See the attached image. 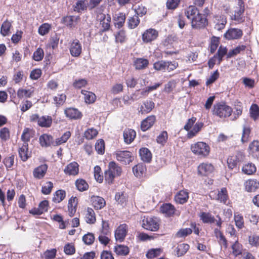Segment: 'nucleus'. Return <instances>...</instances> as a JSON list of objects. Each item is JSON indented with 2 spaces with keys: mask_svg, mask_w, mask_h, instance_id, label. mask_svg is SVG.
Listing matches in <instances>:
<instances>
[{
  "mask_svg": "<svg viewBox=\"0 0 259 259\" xmlns=\"http://www.w3.org/2000/svg\"><path fill=\"white\" fill-rule=\"evenodd\" d=\"M115 199L118 203L123 205L126 201V195L123 192L116 193Z\"/></svg>",
  "mask_w": 259,
  "mask_h": 259,
  "instance_id": "nucleus-59",
  "label": "nucleus"
},
{
  "mask_svg": "<svg viewBox=\"0 0 259 259\" xmlns=\"http://www.w3.org/2000/svg\"><path fill=\"white\" fill-rule=\"evenodd\" d=\"M243 35L242 30L238 28H230L224 35L225 38L228 40L238 39Z\"/></svg>",
  "mask_w": 259,
  "mask_h": 259,
  "instance_id": "nucleus-8",
  "label": "nucleus"
},
{
  "mask_svg": "<svg viewBox=\"0 0 259 259\" xmlns=\"http://www.w3.org/2000/svg\"><path fill=\"white\" fill-rule=\"evenodd\" d=\"M160 211L167 216H171L175 211V208L170 203H165L160 207Z\"/></svg>",
  "mask_w": 259,
  "mask_h": 259,
  "instance_id": "nucleus-24",
  "label": "nucleus"
},
{
  "mask_svg": "<svg viewBox=\"0 0 259 259\" xmlns=\"http://www.w3.org/2000/svg\"><path fill=\"white\" fill-rule=\"evenodd\" d=\"M226 23V18L224 16H220V19H218V22L215 25V28L218 30H221L225 27Z\"/></svg>",
  "mask_w": 259,
  "mask_h": 259,
  "instance_id": "nucleus-63",
  "label": "nucleus"
},
{
  "mask_svg": "<svg viewBox=\"0 0 259 259\" xmlns=\"http://www.w3.org/2000/svg\"><path fill=\"white\" fill-rule=\"evenodd\" d=\"M250 117L254 120L259 116V107L256 104H252L250 108Z\"/></svg>",
  "mask_w": 259,
  "mask_h": 259,
  "instance_id": "nucleus-49",
  "label": "nucleus"
},
{
  "mask_svg": "<svg viewBox=\"0 0 259 259\" xmlns=\"http://www.w3.org/2000/svg\"><path fill=\"white\" fill-rule=\"evenodd\" d=\"M200 220L204 223L212 224L215 221V219L212 214L209 212H202L199 215Z\"/></svg>",
  "mask_w": 259,
  "mask_h": 259,
  "instance_id": "nucleus-26",
  "label": "nucleus"
},
{
  "mask_svg": "<svg viewBox=\"0 0 259 259\" xmlns=\"http://www.w3.org/2000/svg\"><path fill=\"white\" fill-rule=\"evenodd\" d=\"M245 189L248 192H254L259 187V183L255 180H249L245 184Z\"/></svg>",
  "mask_w": 259,
  "mask_h": 259,
  "instance_id": "nucleus-27",
  "label": "nucleus"
},
{
  "mask_svg": "<svg viewBox=\"0 0 259 259\" xmlns=\"http://www.w3.org/2000/svg\"><path fill=\"white\" fill-rule=\"evenodd\" d=\"M79 165L76 162H72L68 164L64 168V172L69 176L77 175L79 171Z\"/></svg>",
  "mask_w": 259,
  "mask_h": 259,
  "instance_id": "nucleus-11",
  "label": "nucleus"
},
{
  "mask_svg": "<svg viewBox=\"0 0 259 259\" xmlns=\"http://www.w3.org/2000/svg\"><path fill=\"white\" fill-rule=\"evenodd\" d=\"M140 23V19L137 15L130 17L127 20L128 27L130 29H134L138 26Z\"/></svg>",
  "mask_w": 259,
  "mask_h": 259,
  "instance_id": "nucleus-41",
  "label": "nucleus"
},
{
  "mask_svg": "<svg viewBox=\"0 0 259 259\" xmlns=\"http://www.w3.org/2000/svg\"><path fill=\"white\" fill-rule=\"evenodd\" d=\"M48 169L47 164H42L34 169L33 176L38 179L42 178L46 173Z\"/></svg>",
  "mask_w": 259,
  "mask_h": 259,
  "instance_id": "nucleus-17",
  "label": "nucleus"
},
{
  "mask_svg": "<svg viewBox=\"0 0 259 259\" xmlns=\"http://www.w3.org/2000/svg\"><path fill=\"white\" fill-rule=\"evenodd\" d=\"M78 17L73 16L64 17L63 18V22L67 26L72 28L76 26Z\"/></svg>",
  "mask_w": 259,
  "mask_h": 259,
  "instance_id": "nucleus-28",
  "label": "nucleus"
},
{
  "mask_svg": "<svg viewBox=\"0 0 259 259\" xmlns=\"http://www.w3.org/2000/svg\"><path fill=\"white\" fill-rule=\"evenodd\" d=\"M139 155L141 159L146 162H149L152 158L150 151L147 148H142L139 150Z\"/></svg>",
  "mask_w": 259,
  "mask_h": 259,
  "instance_id": "nucleus-22",
  "label": "nucleus"
},
{
  "mask_svg": "<svg viewBox=\"0 0 259 259\" xmlns=\"http://www.w3.org/2000/svg\"><path fill=\"white\" fill-rule=\"evenodd\" d=\"M75 185L78 190L82 192L88 190L89 185L84 180L78 179L75 182Z\"/></svg>",
  "mask_w": 259,
  "mask_h": 259,
  "instance_id": "nucleus-44",
  "label": "nucleus"
},
{
  "mask_svg": "<svg viewBox=\"0 0 259 259\" xmlns=\"http://www.w3.org/2000/svg\"><path fill=\"white\" fill-rule=\"evenodd\" d=\"M232 249L233 250V254L236 256L242 253V246L238 241H236L232 245Z\"/></svg>",
  "mask_w": 259,
  "mask_h": 259,
  "instance_id": "nucleus-51",
  "label": "nucleus"
},
{
  "mask_svg": "<svg viewBox=\"0 0 259 259\" xmlns=\"http://www.w3.org/2000/svg\"><path fill=\"white\" fill-rule=\"evenodd\" d=\"M95 149L99 154H103L105 151V143L103 140H98L95 144Z\"/></svg>",
  "mask_w": 259,
  "mask_h": 259,
  "instance_id": "nucleus-50",
  "label": "nucleus"
},
{
  "mask_svg": "<svg viewBox=\"0 0 259 259\" xmlns=\"http://www.w3.org/2000/svg\"><path fill=\"white\" fill-rule=\"evenodd\" d=\"M11 26V23L7 20L3 22L1 29V33L3 36H6L9 35Z\"/></svg>",
  "mask_w": 259,
  "mask_h": 259,
  "instance_id": "nucleus-40",
  "label": "nucleus"
},
{
  "mask_svg": "<svg viewBox=\"0 0 259 259\" xmlns=\"http://www.w3.org/2000/svg\"><path fill=\"white\" fill-rule=\"evenodd\" d=\"M192 230L190 228H184L180 229L177 233L178 237L183 238L191 234Z\"/></svg>",
  "mask_w": 259,
  "mask_h": 259,
  "instance_id": "nucleus-62",
  "label": "nucleus"
},
{
  "mask_svg": "<svg viewBox=\"0 0 259 259\" xmlns=\"http://www.w3.org/2000/svg\"><path fill=\"white\" fill-rule=\"evenodd\" d=\"M87 8V4L83 1H77L74 6V10L75 11L77 12H81L85 10Z\"/></svg>",
  "mask_w": 259,
  "mask_h": 259,
  "instance_id": "nucleus-60",
  "label": "nucleus"
},
{
  "mask_svg": "<svg viewBox=\"0 0 259 259\" xmlns=\"http://www.w3.org/2000/svg\"><path fill=\"white\" fill-rule=\"evenodd\" d=\"M52 119L49 116H42L40 117L38 125L41 127H49L51 126Z\"/></svg>",
  "mask_w": 259,
  "mask_h": 259,
  "instance_id": "nucleus-32",
  "label": "nucleus"
},
{
  "mask_svg": "<svg viewBox=\"0 0 259 259\" xmlns=\"http://www.w3.org/2000/svg\"><path fill=\"white\" fill-rule=\"evenodd\" d=\"M213 170V166L212 164L207 163H203L198 167V173L202 176H208Z\"/></svg>",
  "mask_w": 259,
  "mask_h": 259,
  "instance_id": "nucleus-13",
  "label": "nucleus"
},
{
  "mask_svg": "<svg viewBox=\"0 0 259 259\" xmlns=\"http://www.w3.org/2000/svg\"><path fill=\"white\" fill-rule=\"evenodd\" d=\"M134 175L137 178H141L146 171V167L144 164L139 163L133 168Z\"/></svg>",
  "mask_w": 259,
  "mask_h": 259,
  "instance_id": "nucleus-19",
  "label": "nucleus"
},
{
  "mask_svg": "<svg viewBox=\"0 0 259 259\" xmlns=\"http://www.w3.org/2000/svg\"><path fill=\"white\" fill-rule=\"evenodd\" d=\"M57 250L56 249L47 250L43 255L44 259H54L56 255Z\"/></svg>",
  "mask_w": 259,
  "mask_h": 259,
  "instance_id": "nucleus-61",
  "label": "nucleus"
},
{
  "mask_svg": "<svg viewBox=\"0 0 259 259\" xmlns=\"http://www.w3.org/2000/svg\"><path fill=\"white\" fill-rule=\"evenodd\" d=\"M98 134V131L94 128L88 129L84 133V137L88 140H91L96 137Z\"/></svg>",
  "mask_w": 259,
  "mask_h": 259,
  "instance_id": "nucleus-47",
  "label": "nucleus"
},
{
  "mask_svg": "<svg viewBox=\"0 0 259 259\" xmlns=\"http://www.w3.org/2000/svg\"><path fill=\"white\" fill-rule=\"evenodd\" d=\"M126 19L125 14L123 13H119L115 17V26L118 28H120L123 25Z\"/></svg>",
  "mask_w": 259,
  "mask_h": 259,
  "instance_id": "nucleus-33",
  "label": "nucleus"
},
{
  "mask_svg": "<svg viewBox=\"0 0 259 259\" xmlns=\"http://www.w3.org/2000/svg\"><path fill=\"white\" fill-rule=\"evenodd\" d=\"M39 143L42 147H49L53 144L52 136L47 134H44L39 137Z\"/></svg>",
  "mask_w": 259,
  "mask_h": 259,
  "instance_id": "nucleus-21",
  "label": "nucleus"
},
{
  "mask_svg": "<svg viewBox=\"0 0 259 259\" xmlns=\"http://www.w3.org/2000/svg\"><path fill=\"white\" fill-rule=\"evenodd\" d=\"M227 49L226 47H224L223 46H220L217 54L215 56H217L218 58V64H220L223 60V57L227 55Z\"/></svg>",
  "mask_w": 259,
  "mask_h": 259,
  "instance_id": "nucleus-53",
  "label": "nucleus"
},
{
  "mask_svg": "<svg viewBox=\"0 0 259 259\" xmlns=\"http://www.w3.org/2000/svg\"><path fill=\"white\" fill-rule=\"evenodd\" d=\"M209 196L212 199L226 203L228 199L227 189L225 188H222L221 191H211L209 194Z\"/></svg>",
  "mask_w": 259,
  "mask_h": 259,
  "instance_id": "nucleus-7",
  "label": "nucleus"
},
{
  "mask_svg": "<svg viewBox=\"0 0 259 259\" xmlns=\"http://www.w3.org/2000/svg\"><path fill=\"white\" fill-rule=\"evenodd\" d=\"M66 192L64 190H59L57 191L53 198V201L55 203H59L65 197Z\"/></svg>",
  "mask_w": 259,
  "mask_h": 259,
  "instance_id": "nucleus-43",
  "label": "nucleus"
},
{
  "mask_svg": "<svg viewBox=\"0 0 259 259\" xmlns=\"http://www.w3.org/2000/svg\"><path fill=\"white\" fill-rule=\"evenodd\" d=\"M81 93L84 95V99L85 103L91 104L95 101L96 96L93 93L85 90H82Z\"/></svg>",
  "mask_w": 259,
  "mask_h": 259,
  "instance_id": "nucleus-34",
  "label": "nucleus"
},
{
  "mask_svg": "<svg viewBox=\"0 0 259 259\" xmlns=\"http://www.w3.org/2000/svg\"><path fill=\"white\" fill-rule=\"evenodd\" d=\"M95 240V237L93 234L88 233L82 237V241L87 245H91Z\"/></svg>",
  "mask_w": 259,
  "mask_h": 259,
  "instance_id": "nucleus-56",
  "label": "nucleus"
},
{
  "mask_svg": "<svg viewBox=\"0 0 259 259\" xmlns=\"http://www.w3.org/2000/svg\"><path fill=\"white\" fill-rule=\"evenodd\" d=\"M71 136V133L69 131H67L64 133V134L60 138H58L56 140V145H61L63 143H64L67 142L68 139Z\"/></svg>",
  "mask_w": 259,
  "mask_h": 259,
  "instance_id": "nucleus-54",
  "label": "nucleus"
},
{
  "mask_svg": "<svg viewBox=\"0 0 259 259\" xmlns=\"http://www.w3.org/2000/svg\"><path fill=\"white\" fill-rule=\"evenodd\" d=\"M91 202L94 207L97 210L103 208L106 204L104 199L98 196H92L91 198Z\"/></svg>",
  "mask_w": 259,
  "mask_h": 259,
  "instance_id": "nucleus-15",
  "label": "nucleus"
},
{
  "mask_svg": "<svg viewBox=\"0 0 259 259\" xmlns=\"http://www.w3.org/2000/svg\"><path fill=\"white\" fill-rule=\"evenodd\" d=\"M156 121V117L154 115L148 116L143 120L141 124V129L142 131L145 132L150 128L154 124Z\"/></svg>",
  "mask_w": 259,
  "mask_h": 259,
  "instance_id": "nucleus-12",
  "label": "nucleus"
},
{
  "mask_svg": "<svg viewBox=\"0 0 259 259\" xmlns=\"http://www.w3.org/2000/svg\"><path fill=\"white\" fill-rule=\"evenodd\" d=\"M122 172V169L118 164L114 161H111L108 164V170L105 171V180L106 182L111 184L113 183L116 177L119 176Z\"/></svg>",
  "mask_w": 259,
  "mask_h": 259,
  "instance_id": "nucleus-2",
  "label": "nucleus"
},
{
  "mask_svg": "<svg viewBox=\"0 0 259 259\" xmlns=\"http://www.w3.org/2000/svg\"><path fill=\"white\" fill-rule=\"evenodd\" d=\"M136 136V133L134 130H125L123 132L124 141L126 144H130L133 141Z\"/></svg>",
  "mask_w": 259,
  "mask_h": 259,
  "instance_id": "nucleus-20",
  "label": "nucleus"
},
{
  "mask_svg": "<svg viewBox=\"0 0 259 259\" xmlns=\"http://www.w3.org/2000/svg\"><path fill=\"white\" fill-rule=\"evenodd\" d=\"M203 126L202 122H197L194 126L193 129L189 131L187 134V137L189 139L192 138L200 131Z\"/></svg>",
  "mask_w": 259,
  "mask_h": 259,
  "instance_id": "nucleus-39",
  "label": "nucleus"
},
{
  "mask_svg": "<svg viewBox=\"0 0 259 259\" xmlns=\"http://www.w3.org/2000/svg\"><path fill=\"white\" fill-rule=\"evenodd\" d=\"M189 249V245L187 244H180L176 248V255L179 257L184 255Z\"/></svg>",
  "mask_w": 259,
  "mask_h": 259,
  "instance_id": "nucleus-36",
  "label": "nucleus"
},
{
  "mask_svg": "<svg viewBox=\"0 0 259 259\" xmlns=\"http://www.w3.org/2000/svg\"><path fill=\"white\" fill-rule=\"evenodd\" d=\"M69 51L72 57H77L79 56L81 53L82 47L78 40L75 39L72 41L69 48Z\"/></svg>",
  "mask_w": 259,
  "mask_h": 259,
  "instance_id": "nucleus-9",
  "label": "nucleus"
},
{
  "mask_svg": "<svg viewBox=\"0 0 259 259\" xmlns=\"http://www.w3.org/2000/svg\"><path fill=\"white\" fill-rule=\"evenodd\" d=\"M142 226L147 230L156 231L159 228V220L156 217L144 216L142 221Z\"/></svg>",
  "mask_w": 259,
  "mask_h": 259,
  "instance_id": "nucleus-5",
  "label": "nucleus"
},
{
  "mask_svg": "<svg viewBox=\"0 0 259 259\" xmlns=\"http://www.w3.org/2000/svg\"><path fill=\"white\" fill-rule=\"evenodd\" d=\"M53 187V184L51 182H46L41 188V192L45 195L50 194Z\"/></svg>",
  "mask_w": 259,
  "mask_h": 259,
  "instance_id": "nucleus-55",
  "label": "nucleus"
},
{
  "mask_svg": "<svg viewBox=\"0 0 259 259\" xmlns=\"http://www.w3.org/2000/svg\"><path fill=\"white\" fill-rule=\"evenodd\" d=\"M149 64V61L144 58H137L134 61V66L137 70L145 68Z\"/></svg>",
  "mask_w": 259,
  "mask_h": 259,
  "instance_id": "nucleus-31",
  "label": "nucleus"
},
{
  "mask_svg": "<svg viewBox=\"0 0 259 259\" xmlns=\"http://www.w3.org/2000/svg\"><path fill=\"white\" fill-rule=\"evenodd\" d=\"M168 138L167 133L166 131H163L159 136H157L156 141L158 143L164 144Z\"/></svg>",
  "mask_w": 259,
  "mask_h": 259,
  "instance_id": "nucleus-64",
  "label": "nucleus"
},
{
  "mask_svg": "<svg viewBox=\"0 0 259 259\" xmlns=\"http://www.w3.org/2000/svg\"><path fill=\"white\" fill-rule=\"evenodd\" d=\"M115 155L116 159L125 165L129 164L134 158L132 153L128 151H117Z\"/></svg>",
  "mask_w": 259,
  "mask_h": 259,
  "instance_id": "nucleus-6",
  "label": "nucleus"
},
{
  "mask_svg": "<svg viewBox=\"0 0 259 259\" xmlns=\"http://www.w3.org/2000/svg\"><path fill=\"white\" fill-rule=\"evenodd\" d=\"M188 198V192L186 190H181L176 194L175 200L177 203L183 204L187 202Z\"/></svg>",
  "mask_w": 259,
  "mask_h": 259,
  "instance_id": "nucleus-16",
  "label": "nucleus"
},
{
  "mask_svg": "<svg viewBox=\"0 0 259 259\" xmlns=\"http://www.w3.org/2000/svg\"><path fill=\"white\" fill-rule=\"evenodd\" d=\"M135 11L136 12L135 15L142 17L146 14L147 8L141 4L136 7Z\"/></svg>",
  "mask_w": 259,
  "mask_h": 259,
  "instance_id": "nucleus-57",
  "label": "nucleus"
},
{
  "mask_svg": "<svg viewBox=\"0 0 259 259\" xmlns=\"http://www.w3.org/2000/svg\"><path fill=\"white\" fill-rule=\"evenodd\" d=\"M234 221L235 225L238 229H242L244 227V220L241 215L235 213L234 214Z\"/></svg>",
  "mask_w": 259,
  "mask_h": 259,
  "instance_id": "nucleus-52",
  "label": "nucleus"
},
{
  "mask_svg": "<svg viewBox=\"0 0 259 259\" xmlns=\"http://www.w3.org/2000/svg\"><path fill=\"white\" fill-rule=\"evenodd\" d=\"M234 111L233 113V118L232 120L237 119L242 113V105L240 101L236 100L234 103Z\"/></svg>",
  "mask_w": 259,
  "mask_h": 259,
  "instance_id": "nucleus-25",
  "label": "nucleus"
},
{
  "mask_svg": "<svg viewBox=\"0 0 259 259\" xmlns=\"http://www.w3.org/2000/svg\"><path fill=\"white\" fill-rule=\"evenodd\" d=\"M85 221L89 224H94L96 221L94 211L93 209L88 208L85 214Z\"/></svg>",
  "mask_w": 259,
  "mask_h": 259,
  "instance_id": "nucleus-45",
  "label": "nucleus"
},
{
  "mask_svg": "<svg viewBox=\"0 0 259 259\" xmlns=\"http://www.w3.org/2000/svg\"><path fill=\"white\" fill-rule=\"evenodd\" d=\"M51 29V25L48 23H44L38 28V33L41 35L47 34Z\"/></svg>",
  "mask_w": 259,
  "mask_h": 259,
  "instance_id": "nucleus-58",
  "label": "nucleus"
},
{
  "mask_svg": "<svg viewBox=\"0 0 259 259\" xmlns=\"http://www.w3.org/2000/svg\"><path fill=\"white\" fill-rule=\"evenodd\" d=\"M76 197H71L68 201V208L69 214L70 217L74 215L76 212V206L77 205Z\"/></svg>",
  "mask_w": 259,
  "mask_h": 259,
  "instance_id": "nucleus-30",
  "label": "nucleus"
},
{
  "mask_svg": "<svg viewBox=\"0 0 259 259\" xmlns=\"http://www.w3.org/2000/svg\"><path fill=\"white\" fill-rule=\"evenodd\" d=\"M244 7H236L234 10V14L232 17V19L235 21L239 22H242L243 20V14L244 12Z\"/></svg>",
  "mask_w": 259,
  "mask_h": 259,
  "instance_id": "nucleus-23",
  "label": "nucleus"
},
{
  "mask_svg": "<svg viewBox=\"0 0 259 259\" xmlns=\"http://www.w3.org/2000/svg\"><path fill=\"white\" fill-rule=\"evenodd\" d=\"M187 18L191 21L193 28L200 29L207 24V18L200 13L197 8L193 6H189L185 11Z\"/></svg>",
  "mask_w": 259,
  "mask_h": 259,
  "instance_id": "nucleus-1",
  "label": "nucleus"
},
{
  "mask_svg": "<svg viewBox=\"0 0 259 259\" xmlns=\"http://www.w3.org/2000/svg\"><path fill=\"white\" fill-rule=\"evenodd\" d=\"M33 91L20 89L17 92V96L19 98L23 97L30 98L33 94Z\"/></svg>",
  "mask_w": 259,
  "mask_h": 259,
  "instance_id": "nucleus-46",
  "label": "nucleus"
},
{
  "mask_svg": "<svg viewBox=\"0 0 259 259\" xmlns=\"http://www.w3.org/2000/svg\"><path fill=\"white\" fill-rule=\"evenodd\" d=\"M114 251L118 255H126L128 254L130 250L127 246L123 245H118L114 247Z\"/></svg>",
  "mask_w": 259,
  "mask_h": 259,
  "instance_id": "nucleus-38",
  "label": "nucleus"
},
{
  "mask_svg": "<svg viewBox=\"0 0 259 259\" xmlns=\"http://www.w3.org/2000/svg\"><path fill=\"white\" fill-rule=\"evenodd\" d=\"M249 153L253 156H259V142L253 141L249 146Z\"/></svg>",
  "mask_w": 259,
  "mask_h": 259,
  "instance_id": "nucleus-35",
  "label": "nucleus"
},
{
  "mask_svg": "<svg viewBox=\"0 0 259 259\" xmlns=\"http://www.w3.org/2000/svg\"><path fill=\"white\" fill-rule=\"evenodd\" d=\"M157 35L158 33L155 30L149 29L143 34L142 38L144 42H148L156 39Z\"/></svg>",
  "mask_w": 259,
  "mask_h": 259,
  "instance_id": "nucleus-14",
  "label": "nucleus"
},
{
  "mask_svg": "<svg viewBox=\"0 0 259 259\" xmlns=\"http://www.w3.org/2000/svg\"><path fill=\"white\" fill-rule=\"evenodd\" d=\"M66 116L70 119H78L81 117V113L77 109L68 108L65 110Z\"/></svg>",
  "mask_w": 259,
  "mask_h": 259,
  "instance_id": "nucleus-18",
  "label": "nucleus"
},
{
  "mask_svg": "<svg viewBox=\"0 0 259 259\" xmlns=\"http://www.w3.org/2000/svg\"><path fill=\"white\" fill-rule=\"evenodd\" d=\"M232 112V108L226 104L219 103L214 104L213 107V114L221 118L229 117Z\"/></svg>",
  "mask_w": 259,
  "mask_h": 259,
  "instance_id": "nucleus-3",
  "label": "nucleus"
},
{
  "mask_svg": "<svg viewBox=\"0 0 259 259\" xmlns=\"http://www.w3.org/2000/svg\"><path fill=\"white\" fill-rule=\"evenodd\" d=\"M19 156L23 161H26L29 156L28 155V144L24 143L22 146L19 150Z\"/></svg>",
  "mask_w": 259,
  "mask_h": 259,
  "instance_id": "nucleus-37",
  "label": "nucleus"
},
{
  "mask_svg": "<svg viewBox=\"0 0 259 259\" xmlns=\"http://www.w3.org/2000/svg\"><path fill=\"white\" fill-rule=\"evenodd\" d=\"M242 171L246 175H252L256 171V168L254 164L248 163L242 167Z\"/></svg>",
  "mask_w": 259,
  "mask_h": 259,
  "instance_id": "nucleus-42",
  "label": "nucleus"
},
{
  "mask_svg": "<svg viewBox=\"0 0 259 259\" xmlns=\"http://www.w3.org/2000/svg\"><path fill=\"white\" fill-rule=\"evenodd\" d=\"M155 104L151 101H146L140 108V112L142 113H149L154 107Z\"/></svg>",
  "mask_w": 259,
  "mask_h": 259,
  "instance_id": "nucleus-29",
  "label": "nucleus"
},
{
  "mask_svg": "<svg viewBox=\"0 0 259 259\" xmlns=\"http://www.w3.org/2000/svg\"><path fill=\"white\" fill-rule=\"evenodd\" d=\"M192 152L196 155L204 157L207 156L210 151V148L208 145L202 142H198L191 146Z\"/></svg>",
  "mask_w": 259,
  "mask_h": 259,
  "instance_id": "nucleus-4",
  "label": "nucleus"
},
{
  "mask_svg": "<svg viewBox=\"0 0 259 259\" xmlns=\"http://www.w3.org/2000/svg\"><path fill=\"white\" fill-rule=\"evenodd\" d=\"M127 227L125 224L120 225L115 231V238L116 241L122 242L127 234Z\"/></svg>",
  "mask_w": 259,
  "mask_h": 259,
  "instance_id": "nucleus-10",
  "label": "nucleus"
},
{
  "mask_svg": "<svg viewBox=\"0 0 259 259\" xmlns=\"http://www.w3.org/2000/svg\"><path fill=\"white\" fill-rule=\"evenodd\" d=\"M153 68L157 71H165L166 68V61L161 60L155 62L153 64Z\"/></svg>",
  "mask_w": 259,
  "mask_h": 259,
  "instance_id": "nucleus-48",
  "label": "nucleus"
}]
</instances>
